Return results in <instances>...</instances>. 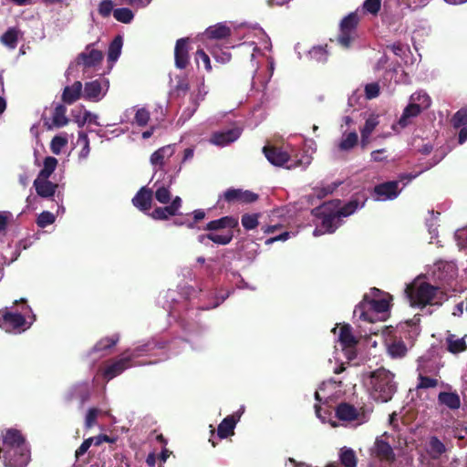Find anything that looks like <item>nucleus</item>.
Returning a JSON list of instances; mask_svg holds the SVG:
<instances>
[{"instance_id": "11", "label": "nucleus", "mask_w": 467, "mask_h": 467, "mask_svg": "<svg viewBox=\"0 0 467 467\" xmlns=\"http://www.w3.org/2000/svg\"><path fill=\"white\" fill-rule=\"evenodd\" d=\"M135 365L136 364H134L133 362L130 361V358H129L126 355L125 357H122L117 360H114L112 363L109 364L103 371V377L107 380H110V379H114L115 377L120 375L127 368H131Z\"/></svg>"}, {"instance_id": "44", "label": "nucleus", "mask_w": 467, "mask_h": 467, "mask_svg": "<svg viewBox=\"0 0 467 467\" xmlns=\"http://www.w3.org/2000/svg\"><path fill=\"white\" fill-rule=\"evenodd\" d=\"M259 213H244L242 215L241 223L246 231L255 229L259 224Z\"/></svg>"}, {"instance_id": "21", "label": "nucleus", "mask_w": 467, "mask_h": 467, "mask_svg": "<svg viewBox=\"0 0 467 467\" xmlns=\"http://www.w3.org/2000/svg\"><path fill=\"white\" fill-rule=\"evenodd\" d=\"M83 86L80 81H75L71 86L64 88L61 99L65 104L71 105L82 96Z\"/></svg>"}, {"instance_id": "5", "label": "nucleus", "mask_w": 467, "mask_h": 467, "mask_svg": "<svg viewBox=\"0 0 467 467\" xmlns=\"http://www.w3.org/2000/svg\"><path fill=\"white\" fill-rule=\"evenodd\" d=\"M358 23L359 17L356 12L350 13L341 20L337 41L343 47L348 48L350 47Z\"/></svg>"}, {"instance_id": "28", "label": "nucleus", "mask_w": 467, "mask_h": 467, "mask_svg": "<svg viewBox=\"0 0 467 467\" xmlns=\"http://www.w3.org/2000/svg\"><path fill=\"white\" fill-rule=\"evenodd\" d=\"M101 89V83L98 79L86 82L83 97L88 100L99 101L100 99Z\"/></svg>"}, {"instance_id": "47", "label": "nucleus", "mask_w": 467, "mask_h": 467, "mask_svg": "<svg viewBox=\"0 0 467 467\" xmlns=\"http://www.w3.org/2000/svg\"><path fill=\"white\" fill-rule=\"evenodd\" d=\"M453 128L459 129L467 125V106L460 109L451 118Z\"/></svg>"}, {"instance_id": "58", "label": "nucleus", "mask_w": 467, "mask_h": 467, "mask_svg": "<svg viewBox=\"0 0 467 467\" xmlns=\"http://www.w3.org/2000/svg\"><path fill=\"white\" fill-rule=\"evenodd\" d=\"M100 410L97 408H90L86 415L85 427L87 429L92 428L97 423V418Z\"/></svg>"}, {"instance_id": "50", "label": "nucleus", "mask_w": 467, "mask_h": 467, "mask_svg": "<svg viewBox=\"0 0 467 467\" xmlns=\"http://www.w3.org/2000/svg\"><path fill=\"white\" fill-rule=\"evenodd\" d=\"M362 7L366 13L377 16L381 7V0H365Z\"/></svg>"}, {"instance_id": "57", "label": "nucleus", "mask_w": 467, "mask_h": 467, "mask_svg": "<svg viewBox=\"0 0 467 467\" xmlns=\"http://www.w3.org/2000/svg\"><path fill=\"white\" fill-rule=\"evenodd\" d=\"M380 92V87L379 83L372 82L365 86V96L367 99H372L379 97Z\"/></svg>"}, {"instance_id": "61", "label": "nucleus", "mask_w": 467, "mask_h": 467, "mask_svg": "<svg viewBox=\"0 0 467 467\" xmlns=\"http://www.w3.org/2000/svg\"><path fill=\"white\" fill-rule=\"evenodd\" d=\"M166 159L162 156V154L160 153V151L157 150H155L151 155L150 161L154 166H159L160 168H162L164 166Z\"/></svg>"}, {"instance_id": "45", "label": "nucleus", "mask_w": 467, "mask_h": 467, "mask_svg": "<svg viewBox=\"0 0 467 467\" xmlns=\"http://www.w3.org/2000/svg\"><path fill=\"white\" fill-rule=\"evenodd\" d=\"M113 16L119 22L129 24L132 21L134 14L130 9L127 7H121L113 11Z\"/></svg>"}, {"instance_id": "13", "label": "nucleus", "mask_w": 467, "mask_h": 467, "mask_svg": "<svg viewBox=\"0 0 467 467\" xmlns=\"http://www.w3.org/2000/svg\"><path fill=\"white\" fill-rule=\"evenodd\" d=\"M242 413L243 410L225 417L221 421L217 428V436L219 439H226L234 434L235 426L240 420Z\"/></svg>"}, {"instance_id": "27", "label": "nucleus", "mask_w": 467, "mask_h": 467, "mask_svg": "<svg viewBox=\"0 0 467 467\" xmlns=\"http://www.w3.org/2000/svg\"><path fill=\"white\" fill-rule=\"evenodd\" d=\"M119 338L120 337L117 333L109 337H102L94 345L91 353H100L111 349L117 345Z\"/></svg>"}, {"instance_id": "16", "label": "nucleus", "mask_w": 467, "mask_h": 467, "mask_svg": "<svg viewBox=\"0 0 467 467\" xmlns=\"http://www.w3.org/2000/svg\"><path fill=\"white\" fill-rule=\"evenodd\" d=\"M90 387L88 382H79L72 386L67 394V400H78L82 407L90 398Z\"/></svg>"}, {"instance_id": "2", "label": "nucleus", "mask_w": 467, "mask_h": 467, "mask_svg": "<svg viewBox=\"0 0 467 467\" xmlns=\"http://www.w3.org/2000/svg\"><path fill=\"white\" fill-rule=\"evenodd\" d=\"M370 379L375 399L381 402L389 401L397 391L394 374L380 368L371 372Z\"/></svg>"}, {"instance_id": "48", "label": "nucleus", "mask_w": 467, "mask_h": 467, "mask_svg": "<svg viewBox=\"0 0 467 467\" xmlns=\"http://www.w3.org/2000/svg\"><path fill=\"white\" fill-rule=\"evenodd\" d=\"M358 137L357 132H349L340 142L339 149L342 150H348L357 145Z\"/></svg>"}, {"instance_id": "32", "label": "nucleus", "mask_w": 467, "mask_h": 467, "mask_svg": "<svg viewBox=\"0 0 467 467\" xmlns=\"http://www.w3.org/2000/svg\"><path fill=\"white\" fill-rule=\"evenodd\" d=\"M445 445L441 441H440L438 437L431 436L430 438L427 451L432 459H439L445 452Z\"/></svg>"}, {"instance_id": "10", "label": "nucleus", "mask_w": 467, "mask_h": 467, "mask_svg": "<svg viewBox=\"0 0 467 467\" xmlns=\"http://www.w3.org/2000/svg\"><path fill=\"white\" fill-rule=\"evenodd\" d=\"M399 182L389 181L379 183L374 187V194L377 200H393L400 194Z\"/></svg>"}, {"instance_id": "40", "label": "nucleus", "mask_w": 467, "mask_h": 467, "mask_svg": "<svg viewBox=\"0 0 467 467\" xmlns=\"http://www.w3.org/2000/svg\"><path fill=\"white\" fill-rule=\"evenodd\" d=\"M4 45L10 48H16L18 41V30L15 27L8 28L1 36Z\"/></svg>"}, {"instance_id": "62", "label": "nucleus", "mask_w": 467, "mask_h": 467, "mask_svg": "<svg viewBox=\"0 0 467 467\" xmlns=\"http://www.w3.org/2000/svg\"><path fill=\"white\" fill-rule=\"evenodd\" d=\"M93 441H94L93 438L86 439L81 443V445L77 449V451H76V457L79 458L80 456L84 455L88 451V450L89 449L91 444L93 443Z\"/></svg>"}, {"instance_id": "7", "label": "nucleus", "mask_w": 467, "mask_h": 467, "mask_svg": "<svg viewBox=\"0 0 467 467\" xmlns=\"http://www.w3.org/2000/svg\"><path fill=\"white\" fill-rule=\"evenodd\" d=\"M433 272L434 278L440 281L444 286H452L458 275V269L455 264L451 262L440 261L436 265Z\"/></svg>"}, {"instance_id": "49", "label": "nucleus", "mask_w": 467, "mask_h": 467, "mask_svg": "<svg viewBox=\"0 0 467 467\" xmlns=\"http://www.w3.org/2000/svg\"><path fill=\"white\" fill-rule=\"evenodd\" d=\"M190 89V84L187 78H180L174 87L173 93L176 97H184Z\"/></svg>"}, {"instance_id": "38", "label": "nucleus", "mask_w": 467, "mask_h": 467, "mask_svg": "<svg viewBox=\"0 0 467 467\" xmlns=\"http://www.w3.org/2000/svg\"><path fill=\"white\" fill-rule=\"evenodd\" d=\"M340 463L344 467H357V456L352 449L344 448L340 451Z\"/></svg>"}, {"instance_id": "39", "label": "nucleus", "mask_w": 467, "mask_h": 467, "mask_svg": "<svg viewBox=\"0 0 467 467\" xmlns=\"http://www.w3.org/2000/svg\"><path fill=\"white\" fill-rule=\"evenodd\" d=\"M57 160L55 157L48 156L44 160V167L39 171L37 178L48 179L56 170Z\"/></svg>"}, {"instance_id": "55", "label": "nucleus", "mask_w": 467, "mask_h": 467, "mask_svg": "<svg viewBox=\"0 0 467 467\" xmlns=\"http://www.w3.org/2000/svg\"><path fill=\"white\" fill-rule=\"evenodd\" d=\"M113 7L112 0H102L99 5L98 12L102 17H108L115 10Z\"/></svg>"}, {"instance_id": "4", "label": "nucleus", "mask_w": 467, "mask_h": 467, "mask_svg": "<svg viewBox=\"0 0 467 467\" xmlns=\"http://www.w3.org/2000/svg\"><path fill=\"white\" fill-rule=\"evenodd\" d=\"M392 297L387 294V297L381 299H369L368 295H365L363 300L356 306L354 314L359 313V318L365 321L373 322V318L367 311V307L378 314H383L389 310V300Z\"/></svg>"}, {"instance_id": "12", "label": "nucleus", "mask_w": 467, "mask_h": 467, "mask_svg": "<svg viewBox=\"0 0 467 467\" xmlns=\"http://www.w3.org/2000/svg\"><path fill=\"white\" fill-rule=\"evenodd\" d=\"M263 152L267 161L277 167H282L290 160L289 154L282 148L266 145L263 148Z\"/></svg>"}, {"instance_id": "52", "label": "nucleus", "mask_w": 467, "mask_h": 467, "mask_svg": "<svg viewBox=\"0 0 467 467\" xmlns=\"http://www.w3.org/2000/svg\"><path fill=\"white\" fill-rule=\"evenodd\" d=\"M154 195L156 200L162 204H167L171 201V192L168 187L160 186L156 189Z\"/></svg>"}, {"instance_id": "60", "label": "nucleus", "mask_w": 467, "mask_h": 467, "mask_svg": "<svg viewBox=\"0 0 467 467\" xmlns=\"http://www.w3.org/2000/svg\"><path fill=\"white\" fill-rule=\"evenodd\" d=\"M199 59L202 61L206 70L210 71L212 69L210 57L202 49H198L196 51L197 62L199 61Z\"/></svg>"}, {"instance_id": "24", "label": "nucleus", "mask_w": 467, "mask_h": 467, "mask_svg": "<svg viewBox=\"0 0 467 467\" xmlns=\"http://www.w3.org/2000/svg\"><path fill=\"white\" fill-rule=\"evenodd\" d=\"M336 416L344 421H353L358 419V411L354 405L342 402L337 406Z\"/></svg>"}, {"instance_id": "29", "label": "nucleus", "mask_w": 467, "mask_h": 467, "mask_svg": "<svg viewBox=\"0 0 467 467\" xmlns=\"http://www.w3.org/2000/svg\"><path fill=\"white\" fill-rule=\"evenodd\" d=\"M379 116L371 115L369 116L365 122L364 127L361 129V145L365 147L368 143V139L373 130L379 125Z\"/></svg>"}, {"instance_id": "53", "label": "nucleus", "mask_w": 467, "mask_h": 467, "mask_svg": "<svg viewBox=\"0 0 467 467\" xmlns=\"http://www.w3.org/2000/svg\"><path fill=\"white\" fill-rule=\"evenodd\" d=\"M67 144V139L61 136H55L50 144V149L54 154H59L62 148Z\"/></svg>"}, {"instance_id": "3", "label": "nucleus", "mask_w": 467, "mask_h": 467, "mask_svg": "<svg viewBox=\"0 0 467 467\" xmlns=\"http://www.w3.org/2000/svg\"><path fill=\"white\" fill-rule=\"evenodd\" d=\"M338 205H340V201L333 200L324 202L312 211V213L321 220L319 228L314 231L315 235L324 233L332 234L338 228L341 224V217L336 211Z\"/></svg>"}, {"instance_id": "1", "label": "nucleus", "mask_w": 467, "mask_h": 467, "mask_svg": "<svg viewBox=\"0 0 467 467\" xmlns=\"http://www.w3.org/2000/svg\"><path fill=\"white\" fill-rule=\"evenodd\" d=\"M444 289L445 287L441 288L423 282L418 285H409L405 289V293L411 306L423 308L427 305H442L448 298Z\"/></svg>"}, {"instance_id": "59", "label": "nucleus", "mask_w": 467, "mask_h": 467, "mask_svg": "<svg viewBox=\"0 0 467 467\" xmlns=\"http://www.w3.org/2000/svg\"><path fill=\"white\" fill-rule=\"evenodd\" d=\"M78 143L83 145L81 155L86 156L89 152V140L84 131L78 132Z\"/></svg>"}, {"instance_id": "30", "label": "nucleus", "mask_w": 467, "mask_h": 467, "mask_svg": "<svg viewBox=\"0 0 467 467\" xmlns=\"http://www.w3.org/2000/svg\"><path fill=\"white\" fill-rule=\"evenodd\" d=\"M231 35V28L223 24H217L206 29V36L211 39H224Z\"/></svg>"}, {"instance_id": "18", "label": "nucleus", "mask_w": 467, "mask_h": 467, "mask_svg": "<svg viewBox=\"0 0 467 467\" xmlns=\"http://www.w3.org/2000/svg\"><path fill=\"white\" fill-rule=\"evenodd\" d=\"M164 347L165 343L163 342L148 341L144 344L137 346L131 350L125 351L124 355H127L129 358H130V361L133 362L135 358L150 355L154 349L164 348Z\"/></svg>"}, {"instance_id": "15", "label": "nucleus", "mask_w": 467, "mask_h": 467, "mask_svg": "<svg viewBox=\"0 0 467 467\" xmlns=\"http://www.w3.org/2000/svg\"><path fill=\"white\" fill-rule=\"evenodd\" d=\"M241 135L238 128H232L222 131L213 132L210 141L217 146H225L235 141Z\"/></svg>"}, {"instance_id": "23", "label": "nucleus", "mask_w": 467, "mask_h": 467, "mask_svg": "<svg viewBox=\"0 0 467 467\" xmlns=\"http://www.w3.org/2000/svg\"><path fill=\"white\" fill-rule=\"evenodd\" d=\"M103 59V54L97 49H91L89 52H81L77 58L78 64H82L85 67H95Z\"/></svg>"}, {"instance_id": "9", "label": "nucleus", "mask_w": 467, "mask_h": 467, "mask_svg": "<svg viewBox=\"0 0 467 467\" xmlns=\"http://www.w3.org/2000/svg\"><path fill=\"white\" fill-rule=\"evenodd\" d=\"M189 37L179 38L174 47V63L179 69H184L190 63Z\"/></svg>"}, {"instance_id": "17", "label": "nucleus", "mask_w": 467, "mask_h": 467, "mask_svg": "<svg viewBox=\"0 0 467 467\" xmlns=\"http://www.w3.org/2000/svg\"><path fill=\"white\" fill-rule=\"evenodd\" d=\"M152 197V190L143 186L132 198V204L141 212H148L151 208Z\"/></svg>"}, {"instance_id": "8", "label": "nucleus", "mask_w": 467, "mask_h": 467, "mask_svg": "<svg viewBox=\"0 0 467 467\" xmlns=\"http://www.w3.org/2000/svg\"><path fill=\"white\" fill-rule=\"evenodd\" d=\"M3 459L5 467H26L31 461L29 446L14 450L10 454L5 452Z\"/></svg>"}, {"instance_id": "22", "label": "nucleus", "mask_w": 467, "mask_h": 467, "mask_svg": "<svg viewBox=\"0 0 467 467\" xmlns=\"http://www.w3.org/2000/svg\"><path fill=\"white\" fill-rule=\"evenodd\" d=\"M34 187L39 196L49 198L54 196L58 185L48 181V179L36 178L34 181Z\"/></svg>"}, {"instance_id": "56", "label": "nucleus", "mask_w": 467, "mask_h": 467, "mask_svg": "<svg viewBox=\"0 0 467 467\" xmlns=\"http://www.w3.org/2000/svg\"><path fill=\"white\" fill-rule=\"evenodd\" d=\"M309 54L312 58H315L317 61L325 62V61H327V46L314 47L310 50Z\"/></svg>"}, {"instance_id": "33", "label": "nucleus", "mask_w": 467, "mask_h": 467, "mask_svg": "<svg viewBox=\"0 0 467 467\" xmlns=\"http://www.w3.org/2000/svg\"><path fill=\"white\" fill-rule=\"evenodd\" d=\"M421 112V107L417 103H410L403 110L401 117L399 119V124L405 128L408 126L409 119L417 117Z\"/></svg>"}, {"instance_id": "14", "label": "nucleus", "mask_w": 467, "mask_h": 467, "mask_svg": "<svg viewBox=\"0 0 467 467\" xmlns=\"http://www.w3.org/2000/svg\"><path fill=\"white\" fill-rule=\"evenodd\" d=\"M26 323V320L23 315L5 311L2 316L0 327L6 331L20 330Z\"/></svg>"}, {"instance_id": "19", "label": "nucleus", "mask_w": 467, "mask_h": 467, "mask_svg": "<svg viewBox=\"0 0 467 467\" xmlns=\"http://www.w3.org/2000/svg\"><path fill=\"white\" fill-rule=\"evenodd\" d=\"M239 225L238 219L234 216H223L216 220L209 222L203 230L208 232L219 231L228 228V231L237 228Z\"/></svg>"}, {"instance_id": "64", "label": "nucleus", "mask_w": 467, "mask_h": 467, "mask_svg": "<svg viewBox=\"0 0 467 467\" xmlns=\"http://www.w3.org/2000/svg\"><path fill=\"white\" fill-rule=\"evenodd\" d=\"M11 215L9 212H0V234L6 231Z\"/></svg>"}, {"instance_id": "63", "label": "nucleus", "mask_w": 467, "mask_h": 467, "mask_svg": "<svg viewBox=\"0 0 467 467\" xmlns=\"http://www.w3.org/2000/svg\"><path fill=\"white\" fill-rule=\"evenodd\" d=\"M204 217H205V212L203 210H202V209L195 210L193 212V221L186 223V226L189 229H193L195 227L196 223L204 219Z\"/></svg>"}, {"instance_id": "42", "label": "nucleus", "mask_w": 467, "mask_h": 467, "mask_svg": "<svg viewBox=\"0 0 467 467\" xmlns=\"http://www.w3.org/2000/svg\"><path fill=\"white\" fill-rule=\"evenodd\" d=\"M207 239L216 244L226 245L231 243L234 237L233 231H227L225 234H214L210 232L206 234Z\"/></svg>"}, {"instance_id": "41", "label": "nucleus", "mask_w": 467, "mask_h": 467, "mask_svg": "<svg viewBox=\"0 0 467 467\" xmlns=\"http://www.w3.org/2000/svg\"><path fill=\"white\" fill-rule=\"evenodd\" d=\"M417 370L422 375L439 374L440 367L437 364L430 362V360L420 358L419 360Z\"/></svg>"}, {"instance_id": "34", "label": "nucleus", "mask_w": 467, "mask_h": 467, "mask_svg": "<svg viewBox=\"0 0 467 467\" xmlns=\"http://www.w3.org/2000/svg\"><path fill=\"white\" fill-rule=\"evenodd\" d=\"M67 108L63 104H57L53 111L52 115V122L53 125L57 128H61L66 126L69 119H67Z\"/></svg>"}, {"instance_id": "46", "label": "nucleus", "mask_w": 467, "mask_h": 467, "mask_svg": "<svg viewBox=\"0 0 467 467\" xmlns=\"http://www.w3.org/2000/svg\"><path fill=\"white\" fill-rule=\"evenodd\" d=\"M439 385V381L437 379L430 378L421 373L418 375V384L416 386L417 389H434Z\"/></svg>"}, {"instance_id": "51", "label": "nucleus", "mask_w": 467, "mask_h": 467, "mask_svg": "<svg viewBox=\"0 0 467 467\" xmlns=\"http://www.w3.org/2000/svg\"><path fill=\"white\" fill-rule=\"evenodd\" d=\"M55 220L56 217L52 213L45 211L38 215L36 219V224L41 228H45L52 224Z\"/></svg>"}, {"instance_id": "25", "label": "nucleus", "mask_w": 467, "mask_h": 467, "mask_svg": "<svg viewBox=\"0 0 467 467\" xmlns=\"http://www.w3.org/2000/svg\"><path fill=\"white\" fill-rule=\"evenodd\" d=\"M375 454L381 461L392 462L395 461V453L389 442L383 440H376L375 442Z\"/></svg>"}, {"instance_id": "43", "label": "nucleus", "mask_w": 467, "mask_h": 467, "mask_svg": "<svg viewBox=\"0 0 467 467\" xmlns=\"http://www.w3.org/2000/svg\"><path fill=\"white\" fill-rule=\"evenodd\" d=\"M175 215L177 214L170 205L164 207H157L150 213V217L154 220H168L171 216Z\"/></svg>"}, {"instance_id": "36", "label": "nucleus", "mask_w": 467, "mask_h": 467, "mask_svg": "<svg viewBox=\"0 0 467 467\" xmlns=\"http://www.w3.org/2000/svg\"><path fill=\"white\" fill-rule=\"evenodd\" d=\"M408 349L406 344L401 339H395L388 346V352L392 358H403Z\"/></svg>"}, {"instance_id": "6", "label": "nucleus", "mask_w": 467, "mask_h": 467, "mask_svg": "<svg viewBox=\"0 0 467 467\" xmlns=\"http://www.w3.org/2000/svg\"><path fill=\"white\" fill-rule=\"evenodd\" d=\"M258 199L259 195L252 191L229 188L220 196L218 202L223 200L228 204H250L255 202Z\"/></svg>"}, {"instance_id": "54", "label": "nucleus", "mask_w": 467, "mask_h": 467, "mask_svg": "<svg viewBox=\"0 0 467 467\" xmlns=\"http://www.w3.org/2000/svg\"><path fill=\"white\" fill-rule=\"evenodd\" d=\"M150 112L145 108L139 109L135 114V123L140 127H144L150 120Z\"/></svg>"}, {"instance_id": "20", "label": "nucleus", "mask_w": 467, "mask_h": 467, "mask_svg": "<svg viewBox=\"0 0 467 467\" xmlns=\"http://www.w3.org/2000/svg\"><path fill=\"white\" fill-rule=\"evenodd\" d=\"M366 198L363 194H356L343 206L336 209L339 216L347 217L353 214L358 208H362L365 205Z\"/></svg>"}, {"instance_id": "35", "label": "nucleus", "mask_w": 467, "mask_h": 467, "mask_svg": "<svg viewBox=\"0 0 467 467\" xmlns=\"http://www.w3.org/2000/svg\"><path fill=\"white\" fill-rule=\"evenodd\" d=\"M447 348L452 354H458L467 349V345L464 338H455L454 335L447 337Z\"/></svg>"}, {"instance_id": "37", "label": "nucleus", "mask_w": 467, "mask_h": 467, "mask_svg": "<svg viewBox=\"0 0 467 467\" xmlns=\"http://www.w3.org/2000/svg\"><path fill=\"white\" fill-rule=\"evenodd\" d=\"M122 37L120 36H117L109 44V51H108V59L109 61L115 62L120 53H121V47H122Z\"/></svg>"}, {"instance_id": "26", "label": "nucleus", "mask_w": 467, "mask_h": 467, "mask_svg": "<svg viewBox=\"0 0 467 467\" xmlns=\"http://www.w3.org/2000/svg\"><path fill=\"white\" fill-rule=\"evenodd\" d=\"M338 339L343 348H355L358 340L352 334L351 327L344 324L339 328Z\"/></svg>"}, {"instance_id": "31", "label": "nucleus", "mask_w": 467, "mask_h": 467, "mask_svg": "<svg viewBox=\"0 0 467 467\" xmlns=\"http://www.w3.org/2000/svg\"><path fill=\"white\" fill-rule=\"evenodd\" d=\"M438 400L451 410H457L461 407L460 396L454 392H441Z\"/></svg>"}]
</instances>
